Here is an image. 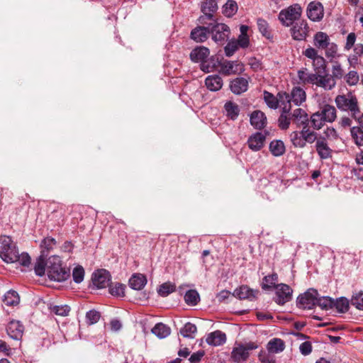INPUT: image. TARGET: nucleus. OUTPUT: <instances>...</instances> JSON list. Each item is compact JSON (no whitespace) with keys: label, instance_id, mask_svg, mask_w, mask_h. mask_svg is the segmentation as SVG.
Segmentation results:
<instances>
[{"label":"nucleus","instance_id":"obj_1","mask_svg":"<svg viewBox=\"0 0 363 363\" xmlns=\"http://www.w3.org/2000/svg\"><path fill=\"white\" fill-rule=\"evenodd\" d=\"M47 274L50 280L61 282L67 280L70 276L68 268L62 267V261L59 256L53 255L46 262Z\"/></svg>","mask_w":363,"mask_h":363},{"label":"nucleus","instance_id":"obj_2","mask_svg":"<svg viewBox=\"0 0 363 363\" xmlns=\"http://www.w3.org/2000/svg\"><path fill=\"white\" fill-rule=\"evenodd\" d=\"M335 103L339 110L349 112L352 118H357L359 115L358 101L352 94L337 95Z\"/></svg>","mask_w":363,"mask_h":363},{"label":"nucleus","instance_id":"obj_3","mask_svg":"<svg viewBox=\"0 0 363 363\" xmlns=\"http://www.w3.org/2000/svg\"><path fill=\"white\" fill-rule=\"evenodd\" d=\"M18 247L10 236H0V257L6 263L16 261Z\"/></svg>","mask_w":363,"mask_h":363},{"label":"nucleus","instance_id":"obj_4","mask_svg":"<svg viewBox=\"0 0 363 363\" xmlns=\"http://www.w3.org/2000/svg\"><path fill=\"white\" fill-rule=\"evenodd\" d=\"M313 45L315 48L325 50L328 57H335L337 53V45L330 42V37L326 33L319 31L313 36Z\"/></svg>","mask_w":363,"mask_h":363},{"label":"nucleus","instance_id":"obj_5","mask_svg":"<svg viewBox=\"0 0 363 363\" xmlns=\"http://www.w3.org/2000/svg\"><path fill=\"white\" fill-rule=\"evenodd\" d=\"M302 9L299 4H295L282 9L278 16L281 23L286 27L291 26L301 16Z\"/></svg>","mask_w":363,"mask_h":363},{"label":"nucleus","instance_id":"obj_6","mask_svg":"<svg viewBox=\"0 0 363 363\" xmlns=\"http://www.w3.org/2000/svg\"><path fill=\"white\" fill-rule=\"evenodd\" d=\"M257 347L258 345L253 342L245 344L235 343L231 352V358L236 363H242L248 359L250 352Z\"/></svg>","mask_w":363,"mask_h":363},{"label":"nucleus","instance_id":"obj_7","mask_svg":"<svg viewBox=\"0 0 363 363\" xmlns=\"http://www.w3.org/2000/svg\"><path fill=\"white\" fill-rule=\"evenodd\" d=\"M209 23L210 33L212 34V39L218 44H223L228 38L230 34L229 27L224 23H217L214 19Z\"/></svg>","mask_w":363,"mask_h":363},{"label":"nucleus","instance_id":"obj_8","mask_svg":"<svg viewBox=\"0 0 363 363\" xmlns=\"http://www.w3.org/2000/svg\"><path fill=\"white\" fill-rule=\"evenodd\" d=\"M318 293L314 289H309L297 298V306L302 309H312L316 306Z\"/></svg>","mask_w":363,"mask_h":363},{"label":"nucleus","instance_id":"obj_9","mask_svg":"<svg viewBox=\"0 0 363 363\" xmlns=\"http://www.w3.org/2000/svg\"><path fill=\"white\" fill-rule=\"evenodd\" d=\"M292 289L287 284H279L275 286V297L274 301L280 306L284 305L286 303L292 299Z\"/></svg>","mask_w":363,"mask_h":363},{"label":"nucleus","instance_id":"obj_10","mask_svg":"<svg viewBox=\"0 0 363 363\" xmlns=\"http://www.w3.org/2000/svg\"><path fill=\"white\" fill-rule=\"evenodd\" d=\"M310 28L305 20L293 23L290 28V33L294 40H304L308 36Z\"/></svg>","mask_w":363,"mask_h":363},{"label":"nucleus","instance_id":"obj_11","mask_svg":"<svg viewBox=\"0 0 363 363\" xmlns=\"http://www.w3.org/2000/svg\"><path fill=\"white\" fill-rule=\"evenodd\" d=\"M218 5L216 0H206L201 6V11L203 15L201 16L199 21L201 24H207V20L213 21V13L217 11Z\"/></svg>","mask_w":363,"mask_h":363},{"label":"nucleus","instance_id":"obj_12","mask_svg":"<svg viewBox=\"0 0 363 363\" xmlns=\"http://www.w3.org/2000/svg\"><path fill=\"white\" fill-rule=\"evenodd\" d=\"M92 281L98 289H104L109 286L111 275L106 269H99L93 274Z\"/></svg>","mask_w":363,"mask_h":363},{"label":"nucleus","instance_id":"obj_13","mask_svg":"<svg viewBox=\"0 0 363 363\" xmlns=\"http://www.w3.org/2000/svg\"><path fill=\"white\" fill-rule=\"evenodd\" d=\"M324 15L323 6L318 1L311 2L307 8V16L313 21H320Z\"/></svg>","mask_w":363,"mask_h":363},{"label":"nucleus","instance_id":"obj_14","mask_svg":"<svg viewBox=\"0 0 363 363\" xmlns=\"http://www.w3.org/2000/svg\"><path fill=\"white\" fill-rule=\"evenodd\" d=\"M315 150L321 160H327L332 157L333 150L328 146L325 137H320L317 140Z\"/></svg>","mask_w":363,"mask_h":363},{"label":"nucleus","instance_id":"obj_15","mask_svg":"<svg viewBox=\"0 0 363 363\" xmlns=\"http://www.w3.org/2000/svg\"><path fill=\"white\" fill-rule=\"evenodd\" d=\"M297 75L299 84H311L313 86H316L319 77V74L310 72L306 68L298 70Z\"/></svg>","mask_w":363,"mask_h":363},{"label":"nucleus","instance_id":"obj_16","mask_svg":"<svg viewBox=\"0 0 363 363\" xmlns=\"http://www.w3.org/2000/svg\"><path fill=\"white\" fill-rule=\"evenodd\" d=\"M6 330L12 339L18 340L23 336L24 327L20 321L11 320L9 323Z\"/></svg>","mask_w":363,"mask_h":363},{"label":"nucleus","instance_id":"obj_17","mask_svg":"<svg viewBox=\"0 0 363 363\" xmlns=\"http://www.w3.org/2000/svg\"><path fill=\"white\" fill-rule=\"evenodd\" d=\"M266 140V135L257 132L252 135L247 140L248 147L252 151L257 152L262 149Z\"/></svg>","mask_w":363,"mask_h":363},{"label":"nucleus","instance_id":"obj_18","mask_svg":"<svg viewBox=\"0 0 363 363\" xmlns=\"http://www.w3.org/2000/svg\"><path fill=\"white\" fill-rule=\"evenodd\" d=\"M292 121L296 124L297 127L303 128L309 125V118L305 110L298 108L294 110L291 113Z\"/></svg>","mask_w":363,"mask_h":363},{"label":"nucleus","instance_id":"obj_19","mask_svg":"<svg viewBox=\"0 0 363 363\" xmlns=\"http://www.w3.org/2000/svg\"><path fill=\"white\" fill-rule=\"evenodd\" d=\"M220 72L225 75H230L241 71L242 65L238 61L225 60L220 63Z\"/></svg>","mask_w":363,"mask_h":363},{"label":"nucleus","instance_id":"obj_20","mask_svg":"<svg viewBox=\"0 0 363 363\" xmlns=\"http://www.w3.org/2000/svg\"><path fill=\"white\" fill-rule=\"evenodd\" d=\"M250 123L255 128L261 130L267 125V117L265 114L259 110L254 111L250 115Z\"/></svg>","mask_w":363,"mask_h":363},{"label":"nucleus","instance_id":"obj_21","mask_svg":"<svg viewBox=\"0 0 363 363\" xmlns=\"http://www.w3.org/2000/svg\"><path fill=\"white\" fill-rule=\"evenodd\" d=\"M258 291H255L250 289L247 286H241L236 289L233 295L240 299H248L252 301L256 298Z\"/></svg>","mask_w":363,"mask_h":363},{"label":"nucleus","instance_id":"obj_22","mask_svg":"<svg viewBox=\"0 0 363 363\" xmlns=\"http://www.w3.org/2000/svg\"><path fill=\"white\" fill-rule=\"evenodd\" d=\"M208 26H197L191 32V38L196 42H204L208 38L210 33V26L207 23Z\"/></svg>","mask_w":363,"mask_h":363},{"label":"nucleus","instance_id":"obj_23","mask_svg":"<svg viewBox=\"0 0 363 363\" xmlns=\"http://www.w3.org/2000/svg\"><path fill=\"white\" fill-rule=\"evenodd\" d=\"M336 86V81L329 74H319L317 87H320L325 91H330Z\"/></svg>","mask_w":363,"mask_h":363},{"label":"nucleus","instance_id":"obj_24","mask_svg":"<svg viewBox=\"0 0 363 363\" xmlns=\"http://www.w3.org/2000/svg\"><path fill=\"white\" fill-rule=\"evenodd\" d=\"M230 90L235 94H241L248 88V81L243 77H238L230 82Z\"/></svg>","mask_w":363,"mask_h":363},{"label":"nucleus","instance_id":"obj_25","mask_svg":"<svg viewBox=\"0 0 363 363\" xmlns=\"http://www.w3.org/2000/svg\"><path fill=\"white\" fill-rule=\"evenodd\" d=\"M206 342L212 346H220L226 341L225 334L220 330H216L208 334L206 337Z\"/></svg>","mask_w":363,"mask_h":363},{"label":"nucleus","instance_id":"obj_26","mask_svg":"<svg viewBox=\"0 0 363 363\" xmlns=\"http://www.w3.org/2000/svg\"><path fill=\"white\" fill-rule=\"evenodd\" d=\"M290 102L296 106H301L306 99L305 91L301 87H294L289 94Z\"/></svg>","mask_w":363,"mask_h":363},{"label":"nucleus","instance_id":"obj_27","mask_svg":"<svg viewBox=\"0 0 363 363\" xmlns=\"http://www.w3.org/2000/svg\"><path fill=\"white\" fill-rule=\"evenodd\" d=\"M209 50L206 47H197L190 53V58L193 62H203L209 55Z\"/></svg>","mask_w":363,"mask_h":363},{"label":"nucleus","instance_id":"obj_28","mask_svg":"<svg viewBox=\"0 0 363 363\" xmlns=\"http://www.w3.org/2000/svg\"><path fill=\"white\" fill-rule=\"evenodd\" d=\"M205 84L208 90L217 91L223 86V79L217 74L209 75L205 79Z\"/></svg>","mask_w":363,"mask_h":363},{"label":"nucleus","instance_id":"obj_29","mask_svg":"<svg viewBox=\"0 0 363 363\" xmlns=\"http://www.w3.org/2000/svg\"><path fill=\"white\" fill-rule=\"evenodd\" d=\"M285 349V343L280 338H272L267 344V350L269 353L278 354Z\"/></svg>","mask_w":363,"mask_h":363},{"label":"nucleus","instance_id":"obj_30","mask_svg":"<svg viewBox=\"0 0 363 363\" xmlns=\"http://www.w3.org/2000/svg\"><path fill=\"white\" fill-rule=\"evenodd\" d=\"M318 111L327 123H333L337 118L336 109L332 105L325 104Z\"/></svg>","mask_w":363,"mask_h":363},{"label":"nucleus","instance_id":"obj_31","mask_svg":"<svg viewBox=\"0 0 363 363\" xmlns=\"http://www.w3.org/2000/svg\"><path fill=\"white\" fill-rule=\"evenodd\" d=\"M269 150L274 157H280L286 152L284 143L281 140H274L269 143Z\"/></svg>","mask_w":363,"mask_h":363},{"label":"nucleus","instance_id":"obj_32","mask_svg":"<svg viewBox=\"0 0 363 363\" xmlns=\"http://www.w3.org/2000/svg\"><path fill=\"white\" fill-rule=\"evenodd\" d=\"M146 283L147 279L143 274H133L129 279V286L134 290H141Z\"/></svg>","mask_w":363,"mask_h":363},{"label":"nucleus","instance_id":"obj_33","mask_svg":"<svg viewBox=\"0 0 363 363\" xmlns=\"http://www.w3.org/2000/svg\"><path fill=\"white\" fill-rule=\"evenodd\" d=\"M278 105L280 104L281 111L284 112H290L291 104L289 99V94L286 91H279L277 94Z\"/></svg>","mask_w":363,"mask_h":363},{"label":"nucleus","instance_id":"obj_34","mask_svg":"<svg viewBox=\"0 0 363 363\" xmlns=\"http://www.w3.org/2000/svg\"><path fill=\"white\" fill-rule=\"evenodd\" d=\"M57 242L55 239L51 237H46L44 238L40 243L41 254L44 257L48 255L50 250H52L56 246Z\"/></svg>","mask_w":363,"mask_h":363},{"label":"nucleus","instance_id":"obj_35","mask_svg":"<svg viewBox=\"0 0 363 363\" xmlns=\"http://www.w3.org/2000/svg\"><path fill=\"white\" fill-rule=\"evenodd\" d=\"M326 123V121L323 119V117L318 111L313 113L309 118V123L311 124V127L314 130H318L321 129Z\"/></svg>","mask_w":363,"mask_h":363},{"label":"nucleus","instance_id":"obj_36","mask_svg":"<svg viewBox=\"0 0 363 363\" xmlns=\"http://www.w3.org/2000/svg\"><path fill=\"white\" fill-rule=\"evenodd\" d=\"M303 55L313 60L314 63L319 65L320 66H323L325 65V60L323 57L318 55V51L313 48H308L303 52Z\"/></svg>","mask_w":363,"mask_h":363},{"label":"nucleus","instance_id":"obj_37","mask_svg":"<svg viewBox=\"0 0 363 363\" xmlns=\"http://www.w3.org/2000/svg\"><path fill=\"white\" fill-rule=\"evenodd\" d=\"M227 116L231 120H235L240 113V108L238 104L232 101H228L224 106Z\"/></svg>","mask_w":363,"mask_h":363},{"label":"nucleus","instance_id":"obj_38","mask_svg":"<svg viewBox=\"0 0 363 363\" xmlns=\"http://www.w3.org/2000/svg\"><path fill=\"white\" fill-rule=\"evenodd\" d=\"M300 134L304 140L305 145L306 143H313L318 139L317 138V133L311 130L308 125L302 128V130L300 131Z\"/></svg>","mask_w":363,"mask_h":363},{"label":"nucleus","instance_id":"obj_39","mask_svg":"<svg viewBox=\"0 0 363 363\" xmlns=\"http://www.w3.org/2000/svg\"><path fill=\"white\" fill-rule=\"evenodd\" d=\"M152 333L160 338H164L170 334V328L165 324L160 323L152 329Z\"/></svg>","mask_w":363,"mask_h":363},{"label":"nucleus","instance_id":"obj_40","mask_svg":"<svg viewBox=\"0 0 363 363\" xmlns=\"http://www.w3.org/2000/svg\"><path fill=\"white\" fill-rule=\"evenodd\" d=\"M20 298L18 293L10 290L4 296L3 301L6 306H16L19 303Z\"/></svg>","mask_w":363,"mask_h":363},{"label":"nucleus","instance_id":"obj_41","mask_svg":"<svg viewBox=\"0 0 363 363\" xmlns=\"http://www.w3.org/2000/svg\"><path fill=\"white\" fill-rule=\"evenodd\" d=\"M197 331L196 326L191 323H186L184 327L180 330L181 335L184 337L193 339Z\"/></svg>","mask_w":363,"mask_h":363},{"label":"nucleus","instance_id":"obj_42","mask_svg":"<svg viewBox=\"0 0 363 363\" xmlns=\"http://www.w3.org/2000/svg\"><path fill=\"white\" fill-rule=\"evenodd\" d=\"M316 305L321 309L328 311L334 308V299L328 296H317Z\"/></svg>","mask_w":363,"mask_h":363},{"label":"nucleus","instance_id":"obj_43","mask_svg":"<svg viewBox=\"0 0 363 363\" xmlns=\"http://www.w3.org/2000/svg\"><path fill=\"white\" fill-rule=\"evenodd\" d=\"M45 259L46 257L40 255L39 258L37 259L35 264V273L39 277L43 276L45 272H47Z\"/></svg>","mask_w":363,"mask_h":363},{"label":"nucleus","instance_id":"obj_44","mask_svg":"<svg viewBox=\"0 0 363 363\" xmlns=\"http://www.w3.org/2000/svg\"><path fill=\"white\" fill-rule=\"evenodd\" d=\"M291 120V114H290L289 112H284V111H281V115L278 119L279 127L281 130L288 129Z\"/></svg>","mask_w":363,"mask_h":363},{"label":"nucleus","instance_id":"obj_45","mask_svg":"<svg viewBox=\"0 0 363 363\" xmlns=\"http://www.w3.org/2000/svg\"><path fill=\"white\" fill-rule=\"evenodd\" d=\"M184 300L188 305L196 306L199 300V294L196 290H189L186 292Z\"/></svg>","mask_w":363,"mask_h":363},{"label":"nucleus","instance_id":"obj_46","mask_svg":"<svg viewBox=\"0 0 363 363\" xmlns=\"http://www.w3.org/2000/svg\"><path fill=\"white\" fill-rule=\"evenodd\" d=\"M278 280V275L276 273L272 274L265 276L263 279V283L262 284V288L264 290L269 289L272 287H274L277 284L275 283Z\"/></svg>","mask_w":363,"mask_h":363},{"label":"nucleus","instance_id":"obj_47","mask_svg":"<svg viewBox=\"0 0 363 363\" xmlns=\"http://www.w3.org/2000/svg\"><path fill=\"white\" fill-rule=\"evenodd\" d=\"M263 95L265 103L270 108L277 109L278 108L277 96H275L267 91H264Z\"/></svg>","mask_w":363,"mask_h":363},{"label":"nucleus","instance_id":"obj_48","mask_svg":"<svg viewBox=\"0 0 363 363\" xmlns=\"http://www.w3.org/2000/svg\"><path fill=\"white\" fill-rule=\"evenodd\" d=\"M237 10V3L235 1L228 0L223 6V12L225 16L230 17L236 13Z\"/></svg>","mask_w":363,"mask_h":363},{"label":"nucleus","instance_id":"obj_49","mask_svg":"<svg viewBox=\"0 0 363 363\" xmlns=\"http://www.w3.org/2000/svg\"><path fill=\"white\" fill-rule=\"evenodd\" d=\"M332 74H330L333 77V79L336 81V79H340L345 74V72L341 66V65L338 62H334L332 65L331 69Z\"/></svg>","mask_w":363,"mask_h":363},{"label":"nucleus","instance_id":"obj_50","mask_svg":"<svg viewBox=\"0 0 363 363\" xmlns=\"http://www.w3.org/2000/svg\"><path fill=\"white\" fill-rule=\"evenodd\" d=\"M351 135L354 143L359 145H363V130L359 127H352L351 128Z\"/></svg>","mask_w":363,"mask_h":363},{"label":"nucleus","instance_id":"obj_51","mask_svg":"<svg viewBox=\"0 0 363 363\" xmlns=\"http://www.w3.org/2000/svg\"><path fill=\"white\" fill-rule=\"evenodd\" d=\"M290 139L292 144L296 147L303 148L305 147L304 140L302 135L300 134V132L294 131L290 135Z\"/></svg>","mask_w":363,"mask_h":363},{"label":"nucleus","instance_id":"obj_52","mask_svg":"<svg viewBox=\"0 0 363 363\" xmlns=\"http://www.w3.org/2000/svg\"><path fill=\"white\" fill-rule=\"evenodd\" d=\"M125 288L124 284L116 283L109 286V292L114 296H123L125 295Z\"/></svg>","mask_w":363,"mask_h":363},{"label":"nucleus","instance_id":"obj_53","mask_svg":"<svg viewBox=\"0 0 363 363\" xmlns=\"http://www.w3.org/2000/svg\"><path fill=\"white\" fill-rule=\"evenodd\" d=\"M334 308H335L340 313H345L348 311L349 301L346 298L344 297H341L336 301L334 300Z\"/></svg>","mask_w":363,"mask_h":363},{"label":"nucleus","instance_id":"obj_54","mask_svg":"<svg viewBox=\"0 0 363 363\" xmlns=\"http://www.w3.org/2000/svg\"><path fill=\"white\" fill-rule=\"evenodd\" d=\"M101 318V314L96 310H90L86 313V323L88 325L96 323Z\"/></svg>","mask_w":363,"mask_h":363},{"label":"nucleus","instance_id":"obj_55","mask_svg":"<svg viewBox=\"0 0 363 363\" xmlns=\"http://www.w3.org/2000/svg\"><path fill=\"white\" fill-rule=\"evenodd\" d=\"M174 290L175 286L169 282H167L160 286L157 292L162 296H167L174 291Z\"/></svg>","mask_w":363,"mask_h":363},{"label":"nucleus","instance_id":"obj_56","mask_svg":"<svg viewBox=\"0 0 363 363\" xmlns=\"http://www.w3.org/2000/svg\"><path fill=\"white\" fill-rule=\"evenodd\" d=\"M257 26L259 32L266 38H269L271 37V33L269 30L268 23L262 18L257 19Z\"/></svg>","mask_w":363,"mask_h":363},{"label":"nucleus","instance_id":"obj_57","mask_svg":"<svg viewBox=\"0 0 363 363\" xmlns=\"http://www.w3.org/2000/svg\"><path fill=\"white\" fill-rule=\"evenodd\" d=\"M72 277L74 282L79 284L84 280V270L82 266L74 267L72 272Z\"/></svg>","mask_w":363,"mask_h":363},{"label":"nucleus","instance_id":"obj_58","mask_svg":"<svg viewBox=\"0 0 363 363\" xmlns=\"http://www.w3.org/2000/svg\"><path fill=\"white\" fill-rule=\"evenodd\" d=\"M51 311L52 313H54L56 315H61V316H67L68 315L70 308L67 305L64 306H54Z\"/></svg>","mask_w":363,"mask_h":363},{"label":"nucleus","instance_id":"obj_59","mask_svg":"<svg viewBox=\"0 0 363 363\" xmlns=\"http://www.w3.org/2000/svg\"><path fill=\"white\" fill-rule=\"evenodd\" d=\"M15 262H18L22 266L28 267L30 264V257L26 252L19 254L18 250L16 261H15Z\"/></svg>","mask_w":363,"mask_h":363},{"label":"nucleus","instance_id":"obj_60","mask_svg":"<svg viewBox=\"0 0 363 363\" xmlns=\"http://www.w3.org/2000/svg\"><path fill=\"white\" fill-rule=\"evenodd\" d=\"M272 354V353L261 350L258 355L259 360L262 363H275V359Z\"/></svg>","mask_w":363,"mask_h":363},{"label":"nucleus","instance_id":"obj_61","mask_svg":"<svg viewBox=\"0 0 363 363\" xmlns=\"http://www.w3.org/2000/svg\"><path fill=\"white\" fill-rule=\"evenodd\" d=\"M238 48V43L235 40L229 41L224 48L225 55L227 57H231Z\"/></svg>","mask_w":363,"mask_h":363},{"label":"nucleus","instance_id":"obj_62","mask_svg":"<svg viewBox=\"0 0 363 363\" xmlns=\"http://www.w3.org/2000/svg\"><path fill=\"white\" fill-rule=\"evenodd\" d=\"M351 303L352 306H355V308L363 310V292L353 296Z\"/></svg>","mask_w":363,"mask_h":363},{"label":"nucleus","instance_id":"obj_63","mask_svg":"<svg viewBox=\"0 0 363 363\" xmlns=\"http://www.w3.org/2000/svg\"><path fill=\"white\" fill-rule=\"evenodd\" d=\"M345 81L349 85H355L359 82V75L355 71H350L345 75Z\"/></svg>","mask_w":363,"mask_h":363},{"label":"nucleus","instance_id":"obj_64","mask_svg":"<svg viewBox=\"0 0 363 363\" xmlns=\"http://www.w3.org/2000/svg\"><path fill=\"white\" fill-rule=\"evenodd\" d=\"M356 35L354 33H350L347 35L346 38V43L344 47L345 51H349L355 45Z\"/></svg>","mask_w":363,"mask_h":363}]
</instances>
